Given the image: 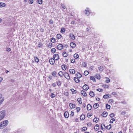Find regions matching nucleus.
Returning <instances> with one entry per match:
<instances>
[{"label":"nucleus","mask_w":133,"mask_h":133,"mask_svg":"<svg viewBox=\"0 0 133 133\" xmlns=\"http://www.w3.org/2000/svg\"><path fill=\"white\" fill-rule=\"evenodd\" d=\"M63 46L61 44H59L57 45V49L59 50H60L63 48Z\"/></svg>","instance_id":"nucleus-6"},{"label":"nucleus","mask_w":133,"mask_h":133,"mask_svg":"<svg viewBox=\"0 0 133 133\" xmlns=\"http://www.w3.org/2000/svg\"><path fill=\"white\" fill-rule=\"evenodd\" d=\"M69 36L70 38L74 40L75 39V36L73 34H70Z\"/></svg>","instance_id":"nucleus-10"},{"label":"nucleus","mask_w":133,"mask_h":133,"mask_svg":"<svg viewBox=\"0 0 133 133\" xmlns=\"http://www.w3.org/2000/svg\"><path fill=\"white\" fill-rule=\"evenodd\" d=\"M81 93L84 96H87L86 93L83 90L81 91Z\"/></svg>","instance_id":"nucleus-19"},{"label":"nucleus","mask_w":133,"mask_h":133,"mask_svg":"<svg viewBox=\"0 0 133 133\" xmlns=\"http://www.w3.org/2000/svg\"><path fill=\"white\" fill-rule=\"evenodd\" d=\"M111 128V125L110 124L107 126L106 128L107 129L109 130Z\"/></svg>","instance_id":"nucleus-37"},{"label":"nucleus","mask_w":133,"mask_h":133,"mask_svg":"<svg viewBox=\"0 0 133 133\" xmlns=\"http://www.w3.org/2000/svg\"><path fill=\"white\" fill-rule=\"evenodd\" d=\"M69 106L70 108H75V104H73L72 103H70Z\"/></svg>","instance_id":"nucleus-11"},{"label":"nucleus","mask_w":133,"mask_h":133,"mask_svg":"<svg viewBox=\"0 0 133 133\" xmlns=\"http://www.w3.org/2000/svg\"><path fill=\"white\" fill-rule=\"evenodd\" d=\"M64 75L65 78H66L67 79H70V77L69 74L68 73L66 72H64Z\"/></svg>","instance_id":"nucleus-3"},{"label":"nucleus","mask_w":133,"mask_h":133,"mask_svg":"<svg viewBox=\"0 0 133 133\" xmlns=\"http://www.w3.org/2000/svg\"><path fill=\"white\" fill-rule=\"evenodd\" d=\"M98 107V103H95L93 105L94 108H97Z\"/></svg>","instance_id":"nucleus-27"},{"label":"nucleus","mask_w":133,"mask_h":133,"mask_svg":"<svg viewBox=\"0 0 133 133\" xmlns=\"http://www.w3.org/2000/svg\"><path fill=\"white\" fill-rule=\"evenodd\" d=\"M110 95H105L103 96V97L105 99H107L109 97Z\"/></svg>","instance_id":"nucleus-24"},{"label":"nucleus","mask_w":133,"mask_h":133,"mask_svg":"<svg viewBox=\"0 0 133 133\" xmlns=\"http://www.w3.org/2000/svg\"><path fill=\"white\" fill-rule=\"evenodd\" d=\"M33 0H30L29 1V2L30 4H32L33 3Z\"/></svg>","instance_id":"nucleus-54"},{"label":"nucleus","mask_w":133,"mask_h":133,"mask_svg":"<svg viewBox=\"0 0 133 133\" xmlns=\"http://www.w3.org/2000/svg\"><path fill=\"white\" fill-rule=\"evenodd\" d=\"M91 116V114L90 113H88L87 114V116L88 117H90Z\"/></svg>","instance_id":"nucleus-58"},{"label":"nucleus","mask_w":133,"mask_h":133,"mask_svg":"<svg viewBox=\"0 0 133 133\" xmlns=\"http://www.w3.org/2000/svg\"><path fill=\"white\" fill-rule=\"evenodd\" d=\"M83 88L84 90H87L89 89V87L86 84H85L83 87Z\"/></svg>","instance_id":"nucleus-7"},{"label":"nucleus","mask_w":133,"mask_h":133,"mask_svg":"<svg viewBox=\"0 0 133 133\" xmlns=\"http://www.w3.org/2000/svg\"><path fill=\"white\" fill-rule=\"evenodd\" d=\"M82 65L84 66H86V63L85 62L83 63Z\"/></svg>","instance_id":"nucleus-64"},{"label":"nucleus","mask_w":133,"mask_h":133,"mask_svg":"<svg viewBox=\"0 0 133 133\" xmlns=\"http://www.w3.org/2000/svg\"><path fill=\"white\" fill-rule=\"evenodd\" d=\"M52 74L53 76H55L56 75V72H52Z\"/></svg>","instance_id":"nucleus-52"},{"label":"nucleus","mask_w":133,"mask_h":133,"mask_svg":"<svg viewBox=\"0 0 133 133\" xmlns=\"http://www.w3.org/2000/svg\"><path fill=\"white\" fill-rule=\"evenodd\" d=\"M99 118L97 117H96L94 118V119L93 121L94 122H95L96 123L97 122H98V121L99 120Z\"/></svg>","instance_id":"nucleus-30"},{"label":"nucleus","mask_w":133,"mask_h":133,"mask_svg":"<svg viewBox=\"0 0 133 133\" xmlns=\"http://www.w3.org/2000/svg\"><path fill=\"white\" fill-rule=\"evenodd\" d=\"M75 59H72L71 60V62L72 63H74L75 62Z\"/></svg>","instance_id":"nucleus-60"},{"label":"nucleus","mask_w":133,"mask_h":133,"mask_svg":"<svg viewBox=\"0 0 133 133\" xmlns=\"http://www.w3.org/2000/svg\"><path fill=\"white\" fill-rule=\"evenodd\" d=\"M6 115L5 110H2L0 112V121L4 118Z\"/></svg>","instance_id":"nucleus-2"},{"label":"nucleus","mask_w":133,"mask_h":133,"mask_svg":"<svg viewBox=\"0 0 133 133\" xmlns=\"http://www.w3.org/2000/svg\"><path fill=\"white\" fill-rule=\"evenodd\" d=\"M6 4L4 3L0 2V7H4L6 6Z\"/></svg>","instance_id":"nucleus-9"},{"label":"nucleus","mask_w":133,"mask_h":133,"mask_svg":"<svg viewBox=\"0 0 133 133\" xmlns=\"http://www.w3.org/2000/svg\"><path fill=\"white\" fill-rule=\"evenodd\" d=\"M74 81L77 83H78L79 82V80L77 78L75 77L74 79Z\"/></svg>","instance_id":"nucleus-34"},{"label":"nucleus","mask_w":133,"mask_h":133,"mask_svg":"<svg viewBox=\"0 0 133 133\" xmlns=\"http://www.w3.org/2000/svg\"><path fill=\"white\" fill-rule=\"evenodd\" d=\"M38 3L39 4H42V0H38Z\"/></svg>","instance_id":"nucleus-43"},{"label":"nucleus","mask_w":133,"mask_h":133,"mask_svg":"<svg viewBox=\"0 0 133 133\" xmlns=\"http://www.w3.org/2000/svg\"><path fill=\"white\" fill-rule=\"evenodd\" d=\"M74 112L72 111H71V114H70V115L71 116H72L74 115Z\"/></svg>","instance_id":"nucleus-61"},{"label":"nucleus","mask_w":133,"mask_h":133,"mask_svg":"<svg viewBox=\"0 0 133 133\" xmlns=\"http://www.w3.org/2000/svg\"><path fill=\"white\" fill-rule=\"evenodd\" d=\"M52 44L51 43H50L49 44L48 46L49 48H51L52 46Z\"/></svg>","instance_id":"nucleus-53"},{"label":"nucleus","mask_w":133,"mask_h":133,"mask_svg":"<svg viewBox=\"0 0 133 133\" xmlns=\"http://www.w3.org/2000/svg\"><path fill=\"white\" fill-rule=\"evenodd\" d=\"M77 77L78 78H80L81 77L82 75H81V74L79 73L78 74H77Z\"/></svg>","instance_id":"nucleus-46"},{"label":"nucleus","mask_w":133,"mask_h":133,"mask_svg":"<svg viewBox=\"0 0 133 133\" xmlns=\"http://www.w3.org/2000/svg\"><path fill=\"white\" fill-rule=\"evenodd\" d=\"M107 112L105 111L103 112L102 114V115L104 117H106L107 116Z\"/></svg>","instance_id":"nucleus-13"},{"label":"nucleus","mask_w":133,"mask_h":133,"mask_svg":"<svg viewBox=\"0 0 133 133\" xmlns=\"http://www.w3.org/2000/svg\"><path fill=\"white\" fill-rule=\"evenodd\" d=\"M76 45L73 42H71L70 43V46L72 48H74L75 47Z\"/></svg>","instance_id":"nucleus-14"},{"label":"nucleus","mask_w":133,"mask_h":133,"mask_svg":"<svg viewBox=\"0 0 133 133\" xmlns=\"http://www.w3.org/2000/svg\"><path fill=\"white\" fill-rule=\"evenodd\" d=\"M50 96L51 98H53L55 97V95L54 94L51 93Z\"/></svg>","instance_id":"nucleus-49"},{"label":"nucleus","mask_w":133,"mask_h":133,"mask_svg":"<svg viewBox=\"0 0 133 133\" xmlns=\"http://www.w3.org/2000/svg\"><path fill=\"white\" fill-rule=\"evenodd\" d=\"M56 37L58 39H59L61 38L62 36L60 34H58L56 35Z\"/></svg>","instance_id":"nucleus-31"},{"label":"nucleus","mask_w":133,"mask_h":133,"mask_svg":"<svg viewBox=\"0 0 133 133\" xmlns=\"http://www.w3.org/2000/svg\"><path fill=\"white\" fill-rule=\"evenodd\" d=\"M57 84L58 86H60L61 85V82L59 81H58L57 82Z\"/></svg>","instance_id":"nucleus-56"},{"label":"nucleus","mask_w":133,"mask_h":133,"mask_svg":"<svg viewBox=\"0 0 133 133\" xmlns=\"http://www.w3.org/2000/svg\"><path fill=\"white\" fill-rule=\"evenodd\" d=\"M51 51L53 53H55L56 51V49L54 48H52L51 49Z\"/></svg>","instance_id":"nucleus-41"},{"label":"nucleus","mask_w":133,"mask_h":133,"mask_svg":"<svg viewBox=\"0 0 133 133\" xmlns=\"http://www.w3.org/2000/svg\"><path fill=\"white\" fill-rule=\"evenodd\" d=\"M106 108H110V105L107 104L106 105Z\"/></svg>","instance_id":"nucleus-57"},{"label":"nucleus","mask_w":133,"mask_h":133,"mask_svg":"<svg viewBox=\"0 0 133 133\" xmlns=\"http://www.w3.org/2000/svg\"><path fill=\"white\" fill-rule=\"evenodd\" d=\"M97 91H98L99 92H102V89H98L97 90Z\"/></svg>","instance_id":"nucleus-59"},{"label":"nucleus","mask_w":133,"mask_h":133,"mask_svg":"<svg viewBox=\"0 0 133 133\" xmlns=\"http://www.w3.org/2000/svg\"><path fill=\"white\" fill-rule=\"evenodd\" d=\"M90 79L91 80H92L93 82H96V80L94 77L93 76H91L90 77Z\"/></svg>","instance_id":"nucleus-26"},{"label":"nucleus","mask_w":133,"mask_h":133,"mask_svg":"<svg viewBox=\"0 0 133 133\" xmlns=\"http://www.w3.org/2000/svg\"><path fill=\"white\" fill-rule=\"evenodd\" d=\"M9 121L7 120H5L0 123V129H3L8 124Z\"/></svg>","instance_id":"nucleus-1"},{"label":"nucleus","mask_w":133,"mask_h":133,"mask_svg":"<svg viewBox=\"0 0 133 133\" xmlns=\"http://www.w3.org/2000/svg\"><path fill=\"white\" fill-rule=\"evenodd\" d=\"M98 69L100 71H102L104 69L103 67V66H100L98 67Z\"/></svg>","instance_id":"nucleus-16"},{"label":"nucleus","mask_w":133,"mask_h":133,"mask_svg":"<svg viewBox=\"0 0 133 133\" xmlns=\"http://www.w3.org/2000/svg\"><path fill=\"white\" fill-rule=\"evenodd\" d=\"M115 121V119L114 118H112L111 119L110 121V123H113L114 121Z\"/></svg>","instance_id":"nucleus-40"},{"label":"nucleus","mask_w":133,"mask_h":133,"mask_svg":"<svg viewBox=\"0 0 133 133\" xmlns=\"http://www.w3.org/2000/svg\"><path fill=\"white\" fill-rule=\"evenodd\" d=\"M70 74H74L75 73V70L74 69H70Z\"/></svg>","instance_id":"nucleus-23"},{"label":"nucleus","mask_w":133,"mask_h":133,"mask_svg":"<svg viewBox=\"0 0 133 133\" xmlns=\"http://www.w3.org/2000/svg\"><path fill=\"white\" fill-rule=\"evenodd\" d=\"M49 23L50 24H52L53 23V22L52 20H50L49 21Z\"/></svg>","instance_id":"nucleus-55"},{"label":"nucleus","mask_w":133,"mask_h":133,"mask_svg":"<svg viewBox=\"0 0 133 133\" xmlns=\"http://www.w3.org/2000/svg\"><path fill=\"white\" fill-rule=\"evenodd\" d=\"M87 108H91V106L90 104H88L87 105Z\"/></svg>","instance_id":"nucleus-51"},{"label":"nucleus","mask_w":133,"mask_h":133,"mask_svg":"<svg viewBox=\"0 0 133 133\" xmlns=\"http://www.w3.org/2000/svg\"><path fill=\"white\" fill-rule=\"evenodd\" d=\"M90 13V11L89 10V8H86L85 10V13L87 15H89Z\"/></svg>","instance_id":"nucleus-5"},{"label":"nucleus","mask_w":133,"mask_h":133,"mask_svg":"<svg viewBox=\"0 0 133 133\" xmlns=\"http://www.w3.org/2000/svg\"><path fill=\"white\" fill-rule=\"evenodd\" d=\"M71 92H72V94H75L76 92V90H74L73 89H71Z\"/></svg>","instance_id":"nucleus-35"},{"label":"nucleus","mask_w":133,"mask_h":133,"mask_svg":"<svg viewBox=\"0 0 133 133\" xmlns=\"http://www.w3.org/2000/svg\"><path fill=\"white\" fill-rule=\"evenodd\" d=\"M64 116L65 118H68L69 116L68 112L67 111L65 112L64 114Z\"/></svg>","instance_id":"nucleus-8"},{"label":"nucleus","mask_w":133,"mask_h":133,"mask_svg":"<svg viewBox=\"0 0 133 133\" xmlns=\"http://www.w3.org/2000/svg\"><path fill=\"white\" fill-rule=\"evenodd\" d=\"M106 78L107 79V80L105 82L107 83H108L109 82L110 80L109 78Z\"/></svg>","instance_id":"nucleus-47"},{"label":"nucleus","mask_w":133,"mask_h":133,"mask_svg":"<svg viewBox=\"0 0 133 133\" xmlns=\"http://www.w3.org/2000/svg\"><path fill=\"white\" fill-rule=\"evenodd\" d=\"M85 118V116L84 115H82L80 117V119L81 120H83Z\"/></svg>","instance_id":"nucleus-17"},{"label":"nucleus","mask_w":133,"mask_h":133,"mask_svg":"<svg viewBox=\"0 0 133 133\" xmlns=\"http://www.w3.org/2000/svg\"><path fill=\"white\" fill-rule=\"evenodd\" d=\"M75 58L77 59L79 58V56L78 54H75L74 56Z\"/></svg>","instance_id":"nucleus-29"},{"label":"nucleus","mask_w":133,"mask_h":133,"mask_svg":"<svg viewBox=\"0 0 133 133\" xmlns=\"http://www.w3.org/2000/svg\"><path fill=\"white\" fill-rule=\"evenodd\" d=\"M101 127L102 129L104 130L103 129H105V127L104 124L103 123L101 125Z\"/></svg>","instance_id":"nucleus-25"},{"label":"nucleus","mask_w":133,"mask_h":133,"mask_svg":"<svg viewBox=\"0 0 133 133\" xmlns=\"http://www.w3.org/2000/svg\"><path fill=\"white\" fill-rule=\"evenodd\" d=\"M49 62L50 64H53L55 63V60L52 58L49 59Z\"/></svg>","instance_id":"nucleus-12"},{"label":"nucleus","mask_w":133,"mask_h":133,"mask_svg":"<svg viewBox=\"0 0 133 133\" xmlns=\"http://www.w3.org/2000/svg\"><path fill=\"white\" fill-rule=\"evenodd\" d=\"M112 95H115V96L116 95H117V94L116 93V92H113L112 93Z\"/></svg>","instance_id":"nucleus-62"},{"label":"nucleus","mask_w":133,"mask_h":133,"mask_svg":"<svg viewBox=\"0 0 133 133\" xmlns=\"http://www.w3.org/2000/svg\"><path fill=\"white\" fill-rule=\"evenodd\" d=\"M4 98L3 97H0V104H1L2 102L4 101Z\"/></svg>","instance_id":"nucleus-18"},{"label":"nucleus","mask_w":133,"mask_h":133,"mask_svg":"<svg viewBox=\"0 0 133 133\" xmlns=\"http://www.w3.org/2000/svg\"><path fill=\"white\" fill-rule=\"evenodd\" d=\"M89 72L88 71H85L84 72V74L85 75L87 76Z\"/></svg>","instance_id":"nucleus-39"},{"label":"nucleus","mask_w":133,"mask_h":133,"mask_svg":"<svg viewBox=\"0 0 133 133\" xmlns=\"http://www.w3.org/2000/svg\"><path fill=\"white\" fill-rule=\"evenodd\" d=\"M34 59H35V62H36L37 63H38V62L39 59L37 57H34Z\"/></svg>","instance_id":"nucleus-33"},{"label":"nucleus","mask_w":133,"mask_h":133,"mask_svg":"<svg viewBox=\"0 0 133 133\" xmlns=\"http://www.w3.org/2000/svg\"><path fill=\"white\" fill-rule=\"evenodd\" d=\"M63 56L64 57H66L68 56V54L65 52H64L63 53Z\"/></svg>","instance_id":"nucleus-22"},{"label":"nucleus","mask_w":133,"mask_h":133,"mask_svg":"<svg viewBox=\"0 0 133 133\" xmlns=\"http://www.w3.org/2000/svg\"><path fill=\"white\" fill-rule=\"evenodd\" d=\"M87 129V128L86 127H84L82 129V130L83 131H85Z\"/></svg>","instance_id":"nucleus-44"},{"label":"nucleus","mask_w":133,"mask_h":133,"mask_svg":"<svg viewBox=\"0 0 133 133\" xmlns=\"http://www.w3.org/2000/svg\"><path fill=\"white\" fill-rule=\"evenodd\" d=\"M55 39L54 38H51V41L52 43H54L55 42Z\"/></svg>","instance_id":"nucleus-42"},{"label":"nucleus","mask_w":133,"mask_h":133,"mask_svg":"<svg viewBox=\"0 0 133 133\" xmlns=\"http://www.w3.org/2000/svg\"><path fill=\"white\" fill-rule=\"evenodd\" d=\"M110 116L111 117H112L114 116V114L113 113H111L110 114Z\"/></svg>","instance_id":"nucleus-50"},{"label":"nucleus","mask_w":133,"mask_h":133,"mask_svg":"<svg viewBox=\"0 0 133 133\" xmlns=\"http://www.w3.org/2000/svg\"><path fill=\"white\" fill-rule=\"evenodd\" d=\"M98 79H100L101 76L99 74H97L95 76Z\"/></svg>","instance_id":"nucleus-28"},{"label":"nucleus","mask_w":133,"mask_h":133,"mask_svg":"<svg viewBox=\"0 0 133 133\" xmlns=\"http://www.w3.org/2000/svg\"><path fill=\"white\" fill-rule=\"evenodd\" d=\"M65 31V29L64 28H62L61 30V32L62 33H64Z\"/></svg>","instance_id":"nucleus-36"},{"label":"nucleus","mask_w":133,"mask_h":133,"mask_svg":"<svg viewBox=\"0 0 133 133\" xmlns=\"http://www.w3.org/2000/svg\"><path fill=\"white\" fill-rule=\"evenodd\" d=\"M77 101L79 103L81 104L82 103V102L81 100V98H78L77 99Z\"/></svg>","instance_id":"nucleus-38"},{"label":"nucleus","mask_w":133,"mask_h":133,"mask_svg":"<svg viewBox=\"0 0 133 133\" xmlns=\"http://www.w3.org/2000/svg\"><path fill=\"white\" fill-rule=\"evenodd\" d=\"M125 113L126 112L125 111H123L121 112V115H124Z\"/></svg>","instance_id":"nucleus-63"},{"label":"nucleus","mask_w":133,"mask_h":133,"mask_svg":"<svg viewBox=\"0 0 133 133\" xmlns=\"http://www.w3.org/2000/svg\"><path fill=\"white\" fill-rule=\"evenodd\" d=\"M89 95L91 96H94V92L92 91H90L89 93Z\"/></svg>","instance_id":"nucleus-32"},{"label":"nucleus","mask_w":133,"mask_h":133,"mask_svg":"<svg viewBox=\"0 0 133 133\" xmlns=\"http://www.w3.org/2000/svg\"><path fill=\"white\" fill-rule=\"evenodd\" d=\"M6 50L7 51L9 52L11 51V49L10 48H6Z\"/></svg>","instance_id":"nucleus-45"},{"label":"nucleus","mask_w":133,"mask_h":133,"mask_svg":"<svg viewBox=\"0 0 133 133\" xmlns=\"http://www.w3.org/2000/svg\"><path fill=\"white\" fill-rule=\"evenodd\" d=\"M58 74L61 77L63 76L64 75V73H63L62 71H60Z\"/></svg>","instance_id":"nucleus-20"},{"label":"nucleus","mask_w":133,"mask_h":133,"mask_svg":"<svg viewBox=\"0 0 133 133\" xmlns=\"http://www.w3.org/2000/svg\"><path fill=\"white\" fill-rule=\"evenodd\" d=\"M62 68L63 70H65L66 69L67 66L63 64L62 66Z\"/></svg>","instance_id":"nucleus-15"},{"label":"nucleus","mask_w":133,"mask_h":133,"mask_svg":"<svg viewBox=\"0 0 133 133\" xmlns=\"http://www.w3.org/2000/svg\"><path fill=\"white\" fill-rule=\"evenodd\" d=\"M109 102L111 103H113L114 101L112 99H110L109 101Z\"/></svg>","instance_id":"nucleus-48"},{"label":"nucleus","mask_w":133,"mask_h":133,"mask_svg":"<svg viewBox=\"0 0 133 133\" xmlns=\"http://www.w3.org/2000/svg\"><path fill=\"white\" fill-rule=\"evenodd\" d=\"M99 129V125L96 124L94 127V129L96 130H98Z\"/></svg>","instance_id":"nucleus-21"},{"label":"nucleus","mask_w":133,"mask_h":133,"mask_svg":"<svg viewBox=\"0 0 133 133\" xmlns=\"http://www.w3.org/2000/svg\"><path fill=\"white\" fill-rule=\"evenodd\" d=\"M54 59L55 60H57L59 58L58 55L57 54H55L53 56Z\"/></svg>","instance_id":"nucleus-4"}]
</instances>
